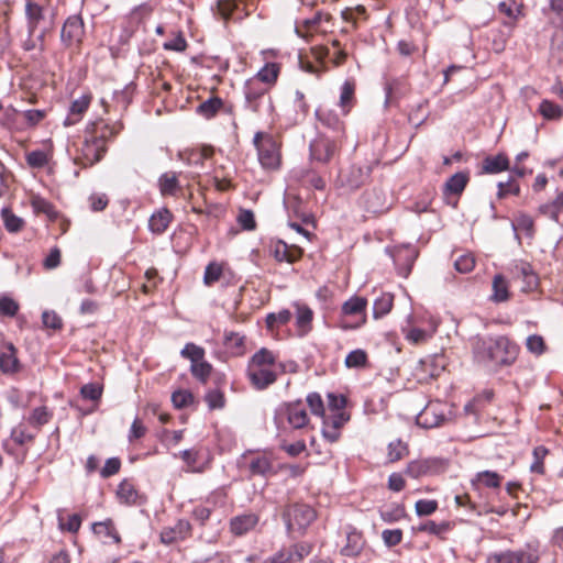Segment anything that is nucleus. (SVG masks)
<instances>
[{
	"label": "nucleus",
	"instance_id": "5fc2aeb1",
	"mask_svg": "<svg viewBox=\"0 0 563 563\" xmlns=\"http://www.w3.org/2000/svg\"><path fill=\"white\" fill-rule=\"evenodd\" d=\"M350 420V415L345 411L331 412L322 417V424L341 429Z\"/></svg>",
	"mask_w": 563,
	"mask_h": 563
},
{
	"label": "nucleus",
	"instance_id": "6e6552de",
	"mask_svg": "<svg viewBox=\"0 0 563 563\" xmlns=\"http://www.w3.org/2000/svg\"><path fill=\"white\" fill-rule=\"evenodd\" d=\"M341 142L342 140L319 133L317 137L310 142V159L320 164H328L339 150Z\"/></svg>",
	"mask_w": 563,
	"mask_h": 563
},
{
	"label": "nucleus",
	"instance_id": "b1692460",
	"mask_svg": "<svg viewBox=\"0 0 563 563\" xmlns=\"http://www.w3.org/2000/svg\"><path fill=\"white\" fill-rule=\"evenodd\" d=\"M509 169L507 155L499 153L495 156H487L483 159L482 172L484 174H498Z\"/></svg>",
	"mask_w": 563,
	"mask_h": 563
},
{
	"label": "nucleus",
	"instance_id": "e2e57ef3",
	"mask_svg": "<svg viewBox=\"0 0 563 563\" xmlns=\"http://www.w3.org/2000/svg\"><path fill=\"white\" fill-rule=\"evenodd\" d=\"M307 404L312 415L323 417L325 415L323 400L318 393H310L307 396Z\"/></svg>",
	"mask_w": 563,
	"mask_h": 563
},
{
	"label": "nucleus",
	"instance_id": "c9c22d12",
	"mask_svg": "<svg viewBox=\"0 0 563 563\" xmlns=\"http://www.w3.org/2000/svg\"><path fill=\"white\" fill-rule=\"evenodd\" d=\"M367 300L362 297L354 296L345 301L342 306L344 316H362L365 312Z\"/></svg>",
	"mask_w": 563,
	"mask_h": 563
},
{
	"label": "nucleus",
	"instance_id": "bf43d9fd",
	"mask_svg": "<svg viewBox=\"0 0 563 563\" xmlns=\"http://www.w3.org/2000/svg\"><path fill=\"white\" fill-rule=\"evenodd\" d=\"M548 453H549L548 449L543 445H539L533 449L532 454H533L534 461L530 466L531 472L538 473V474L544 473L543 460Z\"/></svg>",
	"mask_w": 563,
	"mask_h": 563
},
{
	"label": "nucleus",
	"instance_id": "f03ea898",
	"mask_svg": "<svg viewBox=\"0 0 563 563\" xmlns=\"http://www.w3.org/2000/svg\"><path fill=\"white\" fill-rule=\"evenodd\" d=\"M120 128L110 126L102 120L89 123L81 146L82 159L85 161L84 165L91 166L98 163L107 151L106 141L118 134Z\"/></svg>",
	"mask_w": 563,
	"mask_h": 563
},
{
	"label": "nucleus",
	"instance_id": "37998d69",
	"mask_svg": "<svg viewBox=\"0 0 563 563\" xmlns=\"http://www.w3.org/2000/svg\"><path fill=\"white\" fill-rule=\"evenodd\" d=\"M31 206L36 213H44L49 219H55L57 217V211L54 206L41 196H33L31 199Z\"/></svg>",
	"mask_w": 563,
	"mask_h": 563
},
{
	"label": "nucleus",
	"instance_id": "4be33fe9",
	"mask_svg": "<svg viewBox=\"0 0 563 563\" xmlns=\"http://www.w3.org/2000/svg\"><path fill=\"white\" fill-rule=\"evenodd\" d=\"M470 181L468 172H459L452 175L444 184V195L460 196Z\"/></svg>",
	"mask_w": 563,
	"mask_h": 563
},
{
	"label": "nucleus",
	"instance_id": "4c0bfd02",
	"mask_svg": "<svg viewBox=\"0 0 563 563\" xmlns=\"http://www.w3.org/2000/svg\"><path fill=\"white\" fill-rule=\"evenodd\" d=\"M249 365L262 366V367H275L276 356L266 347H262L257 351L250 360Z\"/></svg>",
	"mask_w": 563,
	"mask_h": 563
},
{
	"label": "nucleus",
	"instance_id": "7c9ffc66",
	"mask_svg": "<svg viewBox=\"0 0 563 563\" xmlns=\"http://www.w3.org/2000/svg\"><path fill=\"white\" fill-rule=\"evenodd\" d=\"M170 220L172 213L164 208L150 218L148 228L152 232L161 234L168 228Z\"/></svg>",
	"mask_w": 563,
	"mask_h": 563
},
{
	"label": "nucleus",
	"instance_id": "cd10ccee",
	"mask_svg": "<svg viewBox=\"0 0 563 563\" xmlns=\"http://www.w3.org/2000/svg\"><path fill=\"white\" fill-rule=\"evenodd\" d=\"M313 311L306 305H296V324L300 335H306L311 330Z\"/></svg>",
	"mask_w": 563,
	"mask_h": 563
},
{
	"label": "nucleus",
	"instance_id": "a19ab883",
	"mask_svg": "<svg viewBox=\"0 0 563 563\" xmlns=\"http://www.w3.org/2000/svg\"><path fill=\"white\" fill-rule=\"evenodd\" d=\"M383 521L394 523L405 517V508L399 504H390L379 510Z\"/></svg>",
	"mask_w": 563,
	"mask_h": 563
},
{
	"label": "nucleus",
	"instance_id": "6e6d98bb",
	"mask_svg": "<svg viewBox=\"0 0 563 563\" xmlns=\"http://www.w3.org/2000/svg\"><path fill=\"white\" fill-rule=\"evenodd\" d=\"M450 523L448 521H442L440 523L429 520L418 527V531L428 532L433 536H442L443 533L450 530Z\"/></svg>",
	"mask_w": 563,
	"mask_h": 563
},
{
	"label": "nucleus",
	"instance_id": "a18cd8bd",
	"mask_svg": "<svg viewBox=\"0 0 563 563\" xmlns=\"http://www.w3.org/2000/svg\"><path fill=\"white\" fill-rule=\"evenodd\" d=\"M1 218L5 229L12 233L19 232L24 224L23 219L15 216L9 208H3L1 210Z\"/></svg>",
	"mask_w": 563,
	"mask_h": 563
},
{
	"label": "nucleus",
	"instance_id": "a211bd4d",
	"mask_svg": "<svg viewBox=\"0 0 563 563\" xmlns=\"http://www.w3.org/2000/svg\"><path fill=\"white\" fill-rule=\"evenodd\" d=\"M258 520L254 512L235 516L230 520V530L236 537L244 536L257 526Z\"/></svg>",
	"mask_w": 563,
	"mask_h": 563
},
{
	"label": "nucleus",
	"instance_id": "473e14b6",
	"mask_svg": "<svg viewBox=\"0 0 563 563\" xmlns=\"http://www.w3.org/2000/svg\"><path fill=\"white\" fill-rule=\"evenodd\" d=\"M511 225L515 231L521 230L526 233L527 238L533 239L536 233L534 220L528 213L518 212Z\"/></svg>",
	"mask_w": 563,
	"mask_h": 563
},
{
	"label": "nucleus",
	"instance_id": "6ab92c4d",
	"mask_svg": "<svg viewBox=\"0 0 563 563\" xmlns=\"http://www.w3.org/2000/svg\"><path fill=\"white\" fill-rule=\"evenodd\" d=\"M271 254L278 262L295 263L301 255V249L297 246H289L284 241H277L271 245Z\"/></svg>",
	"mask_w": 563,
	"mask_h": 563
},
{
	"label": "nucleus",
	"instance_id": "a878e982",
	"mask_svg": "<svg viewBox=\"0 0 563 563\" xmlns=\"http://www.w3.org/2000/svg\"><path fill=\"white\" fill-rule=\"evenodd\" d=\"M91 101V97L89 95L81 96L80 98L74 100L69 108V113L65 119V125H73L77 123L81 115L87 111Z\"/></svg>",
	"mask_w": 563,
	"mask_h": 563
},
{
	"label": "nucleus",
	"instance_id": "7ed1b4c3",
	"mask_svg": "<svg viewBox=\"0 0 563 563\" xmlns=\"http://www.w3.org/2000/svg\"><path fill=\"white\" fill-rule=\"evenodd\" d=\"M244 109L256 115H271L274 111L268 87L257 80H246L243 87Z\"/></svg>",
	"mask_w": 563,
	"mask_h": 563
},
{
	"label": "nucleus",
	"instance_id": "1a4fd4ad",
	"mask_svg": "<svg viewBox=\"0 0 563 563\" xmlns=\"http://www.w3.org/2000/svg\"><path fill=\"white\" fill-rule=\"evenodd\" d=\"M445 462L440 457L415 460L408 463L405 473L412 478L433 475L443 472Z\"/></svg>",
	"mask_w": 563,
	"mask_h": 563
},
{
	"label": "nucleus",
	"instance_id": "49530a36",
	"mask_svg": "<svg viewBox=\"0 0 563 563\" xmlns=\"http://www.w3.org/2000/svg\"><path fill=\"white\" fill-rule=\"evenodd\" d=\"M539 112L547 120H559L563 115V108L545 99L540 103Z\"/></svg>",
	"mask_w": 563,
	"mask_h": 563
},
{
	"label": "nucleus",
	"instance_id": "ddd939ff",
	"mask_svg": "<svg viewBox=\"0 0 563 563\" xmlns=\"http://www.w3.org/2000/svg\"><path fill=\"white\" fill-rule=\"evenodd\" d=\"M247 378L257 390H264L277 380L274 367L247 365Z\"/></svg>",
	"mask_w": 563,
	"mask_h": 563
},
{
	"label": "nucleus",
	"instance_id": "2f4dec72",
	"mask_svg": "<svg viewBox=\"0 0 563 563\" xmlns=\"http://www.w3.org/2000/svg\"><path fill=\"white\" fill-rule=\"evenodd\" d=\"M159 191L163 196H176L179 181L176 173H164L158 179Z\"/></svg>",
	"mask_w": 563,
	"mask_h": 563
},
{
	"label": "nucleus",
	"instance_id": "052dcab7",
	"mask_svg": "<svg viewBox=\"0 0 563 563\" xmlns=\"http://www.w3.org/2000/svg\"><path fill=\"white\" fill-rule=\"evenodd\" d=\"M181 356L195 364L205 357V350L194 343H187L180 352Z\"/></svg>",
	"mask_w": 563,
	"mask_h": 563
},
{
	"label": "nucleus",
	"instance_id": "e433bc0d",
	"mask_svg": "<svg viewBox=\"0 0 563 563\" xmlns=\"http://www.w3.org/2000/svg\"><path fill=\"white\" fill-rule=\"evenodd\" d=\"M516 273L518 277H521L527 290H532L537 288L539 284V279L537 274L532 271V267L528 263H522L516 267Z\"/></svg>",
	"mask_w": 563,
	"mask_h": 563
},
{
	"label": "nucleus",
	"instance_id": "de8ad7c7",
	"mask_svg": "<svg viewBox=\"0 0 563 563\" xmlns=\"http://www.w3.org/2000/svg\"><path fill=\"white\" fill-rule=\"evenodd\" d=\"M118 497L124 501L125 504L132 505L136 504L137 500V492L132 483L124 479L118 487Z\"/></svg>",
	"mask_w": 563,
	"mask_h": 563
},
{
	"label": "nucleus",
	"instance_id": "603ef678",
	"mask_svg": "<svg viewBox=\"0 0 563 563\" xmlns=\"http://www.w3.org/2000/svg\"><path fill=\"white\" fill-rule=\"evenodd\" d=\"M291 316L292 314L288 309H283L277 313H268L266 316V325L269 330H273L275 327L288 323L291 319Z\"/></svg>",
	"mask_w": 563,
	"mask_h": 563
},
{
	"label": "nucleus",
	"instance_id": "dca6fc26",
	"mask_svg": "<svg viewBox=\"0 0 563 563\" xmlns=\"http://www.w3.org/2000/svg\"><path fill=\"white\" fill-rule=\"evenodd\" d=\"M191 533V525L189 521L180 519L175 526L164 528L161 532V541L164 544H173L177 541L185 540Z\"/></svg>",
	"mask_w": 563,
	"mask_h": 563
},
{
	"label": "nucleus",
	"instance_id": "2eb2a0df",
	"mask_svg": "<svg viewBox=\"0 0 563 563\" xmlns=\"http://www.w3.org/2000/svg\"><path fill=\"white\" fill-rule=\"evenodd\" d=\"M84 34L82 19L79 15H71L65 21L62 27L60 40L65 45L71 46L73 44L80 43Z\"/></svg>",
	"mask_w": 563,
	"mask_h": 563
},
{
	"label": "nucleus",
	"instance_id": "c03bdc74",
	"mask_svg": "<svg viewBox=\"0 0 563 563\" xmlns=\"http://www.w3.org/2000/svg\"><path fill=\"white\" fill-rule=\"evenodd\" d=\"M245 336L238 332H225L224 345L230 349L234 354L240 355L244 353Z\"/></svg>",
	"mask_w": 563,
	"mask_h": 563
},
{
	"label": "nucleus",
	"instance_id": "338daca9",
	"mask_svg": "<svg viewBox=\"0 0 563 563\" xmlns=\"http://www.w3.org/2000/svg\"><path fill=\"white\" fill-rule=\"evenodd\" d=\"M19 311V303L8 296L0 297V314L5 317H14Z\"/></svg>",
	"mask_w": 563,
	"mask_h": 563
},
{
	"label": "nucleus",
	"instance_id": "680f3d73",
	"mask_svg": "<svg viewBox=\"0 0 563 563\" xmlns=\"http://www.w3.org/2000/svg\"><path fill=\"white\" fill-rule=\"evenodd\" d=\"M477 481L482 482L486 487L497 488L501 484L503 477L493 471H483L477 473Z\"/></svg>",
	"mask_w": 563,
	"mask_h": 563
},
{
	"label": "nucleus",
	"instance_id": "79ce46f5",
	"mask_svg": "<svg viewBox=\"0 0 563 563\" xmlns=\"http://www.w3.org/2000/svg\"><path fill=\"white\" fill-rule=\"evenodd\" d=\"M508 283L501 275H496L493 280V296L492 299L496 302H504L508 300Z\"/></svg>",
	"mask_w": 563,
	"mask_h": 563
},
{
	"label": "nucleus",
	"instance_id": "39448f33",
	"mask_svg": "<svg viewBox=\"0 0 563 563\" xmlns=\"http://www.w3.org/2000/svg\"><path fill=\"white\" fill-rule=\"evenodd\" d=\"M274 422L279 432L286 429L285 422L299 430L309 423V417L302 401L296 400L280 404L275 410Z\"/></svg>",
	"mask_w": 563,
	"mask_h": 563
},
{
	"label": "nucleus",
	"instance_id": "ea45409f",
	"mask_svg": "<svg viewBox=\"0 0 563 563\" xmlns=\"http://www.w3.org/2000/svg\"><path fill=\"white\" fill-rule=\"evenodd\" d=\"M394 302V296L391 294H382L378 298L375 299L373 305V316L375 319L382 318L386 316Z\"/></svg>",
	"mask_w": 563,
	"mask_h": 563
},
{
	"label": "nucleus",
	"instance_id": "9b49d317",
	"mask_svg": "<svg viewBox=\"0 0 563 563\" xmlns=\"http://www.w3.org/2000/svg\"><path fill=\"white\" fill-rule=\"evenodd\" d=\"M445 419V405L441 401H430L417 415V424L426 429H431L441 426Z\"/></svg>",
	"mask_w": 563,
	"mask_h": 563
},
{
	"label": "nucleus",
	"instance_id": "f3484780",
	"mask_svg": "<svg viewBox=\"0 0 563 563\" xmlns=\"http://www.w3.org/2000/svg\"><path fill=\"white\" fill-rule=\"evenodd\" d=\"M16 349L12 343H7L0 351V372L7 375H13L21 369L20 361L16 356Z\"/></svg>",
	"mask_w": 563,
	"mask_h": 563
},
{
	"label": "nucleus",
	"instance_id": "4468645a",
	"mask_svg": "<svg viewBox=\"0 0 563 563\" xmlns=\"http://www.w3.org/2000/svg\"><path fill=\"white\" fill-rule=\"evenodd\" d=\"M390 256L394 260V264L398 269V273L407 277L412 268V265L418 256V252L410 245H401L395 247L390 252Z\"/></svg>",
	"mask_w": 563,
	"mask_h": 563
},
{
	"label": "nucleus",
	"instance_id": "09e8293b",
	"mask_svg": "<svg viewBox=\"0 0 563 563\" xmlns=\"http://www.w3.org/2000/svg\"><path fill=\"white\" fill-rule=\"evenodd\" d=\"M422 365L426 366V372H428L432 378H435L441 374V372L444 371V367H445L444 356L435 354V355L422 361Z\"/></svg>",
	"mask_w": 563,
	"mask_h": 563
},
{
	"label": "nucleus",
	"instance_id": "58836bf2",
	"mask_svg": "<svg viewBox=\"0 0 563 563\" xmlns=\"http://www.w3.org/2000/svg\"><path fill=\"white\" fill-rule=\"evenodd\" d=\"M279 68L276 64H266L258 73L250 80H257L265 84L268 88L273 85L278 76Z\"/></svg>",
	"mask_w": 563,
	"mask_h": 563
},
{
	"label": "nucleus",
	"instance_id": "8fccbe9b",
	"mask_svg": "<svg viewBox=\"0 0 563 563\" xmlns=\"http://www.w3.org/2000/svg\"><path fill=\"white\" fill-rule=\"evenodd\" d=\"M190 372L195 378L206 384L211 375L212 365L205 360L191 364Z\"/></svg>",
	"mask_w": 563,
	"mask_h": 563
},
{
	"label": "nucleus",
	"instance_id": "20e7f679",
	"mask_svg": "<svg viewBox=\"0 0 563 563\" xmlns=\"http://www.w3.org/2000/svg\"><path fill=\"white\" fill-rule=\"evenodd\" d=\"M253 144L257 151L258 162L264 169L277 170L280 167V143L272 134L256 132Z\"/></svg>",
	"mask_w": 563,
	"mask_h": 563
},
{
	"label": "nucleus",
	"instance_id": "f257e3e1",
	"mask_svg": "<svg viewBox=\"0 0 563 563\" xmlns=\"http://www.w3.org/2000/svg\"><path fill=\"white\" fill-rule=\"evenodd\" d=\"M472 350L474 358L478 363L510 366L516 362L520 347L509 338L499 335L496 338H475Z\"/></svg>",
	"mask_w": 563,
	"mask_h": 563
},
{
	"label": "nucleus",
	"instance_id": "0eeeda50",
	"mask_svg": "<svg viewBox=\"0 0 563 563\" xmlns=\"http://www.w3.org/2000/svg\"><path fill=\"white\" fill-rule=\"evenodd\" d=\"M540 559L539 547L528 544L523 549L493 553L487 558V563H540Z\"/></svg>",
	"mask_w": 563,
	"mask_h": 563
},
{
	"label": "nucleus",
	"instance_id": "4d7b16f0",
	"mask_svg": "<svg viewBox=\"0 0 563 563\" xmlns=\"http://www.w3.org/2000/svg\"><path fill=\"white\" fill-rule=\"evenodd\" d=\"M497 187L498 199H504L509 194L515 196H518L520 194V186L512 177H509L507 181H499Z\"/></svg>",
	"mask_w": 563,
	"mask_h": 563
},
{
	"label": "nucleus",
	"instance_id": "3c124183",
	"mask_svg": "<svg viewBox=\"0 0 563 563\" xmlns=\"http://www.w3.org/2000/svg\"><path fill=\"white\" fill-rule=\"evenodd\" d=\"M205 400L210 410L222 409L225 405L224 394L220 388L208 390Z\"/></svg>",
	"mask_w": 563,
	"mask_h": 563
},
{
	"label": "nucleus",
	"instance_id": "bb28decb",
	"mask_svg": "<svg viewBox=\"0 0 563 563\" xmlns=\"http://www.w3.org/2000/svg\"><path fill=\"white\" fill-rule=\"evenodd\" d=\"M25 15L27 19V32L34 34L38 23L44 19V9L32 0H26Z\"/></svg>",
	"mask_w": 563,
	"mask_h": 563
},
{
	"label": "nucleus",
	"instance_id": "864d4df0",
	"mask_svg": "<svg viewBox=\"0 0 563 563\" xmlns=\"http://www.w3.org/2000/svg\"><path fill=\"white\" fill-rule=\"evenodd\" d=\"M408 445L401 440L393 441L388 444V460L394 463L408 454Z\"/></svg>",
	"mask_w": 563,
	"mask_h": 563
},
{
	"label": "nucleus",
	"instance_id": "774afa93",
	"mask_svg": "<svg viewBox=\"0 0 563 563\" xmlns=\"http://www.w3.org/2000/svg\"><path fill=\"white\" fill-rule=\"evenodd\" d=\"M222 275V267L212 262L210 264L207 265L206 269H205V275H203V283L208 286L214 284L216 282H218L220 279Z\"/></svg>",
	"mask_w": 563,
	"mask_h": 563
},
{
	"label": "nucleus",
	"instance_id": "aec40b11",
	"mask_svg": "<svg viewBox=\"0 0 563 563\" xmlns=\"http://www.w3.org/2000/svg\"><path fill=\"white\" fill-rule=\"evenodd\" d=\"M250 476L268 477L274 474L273 463L264 454L252 455L247 465Z\"/></svg>",
	"mask_w": 563,
	"mask_h": 563
},
{
	"label": "nucleus",
	"instance_id": "412c9836",
	"mask_svg": "<svg viewBox=\"0 0 563 563\" xmlns=\"http://www.w3.org/2000/svg\"><path fill=\"white\" fill-rule=\"evenodd\" d=\"M364 544L365 541L362 533L355 529H350L346 532V543L342 547L341 554L351 558L357 556L362 552Z\"/></svg>",
	"mask_w": 563,
	"mask_h": 563
},
{
	"label": "nucleus",
	"instance_id": "72a5a7b5",
	"mask_svg": "<svg viewBox=\"0 0 563 563\" xmlns=\"http://www.w3.org/2000/svg\"><path fill=\"white\" fill-rule=\"evenodd\" d=\"M382 198V190L373 189L372 191H367L364 195L366 209L373 213H379L387 210L388 207L385 205Z\"/></svg>",
	"mask_w": 563,
	"mask_h": 563
},
{
	"label": "nucleus",
	"instance_id": "f704fd0d",
	"mask_svg": "<svg viewBox=\"0 0 563 563\" xmlns=\"http://www.w3.org/2000/svg\"><path fill=\"white\" fill-rule=\"evenodd\" d=\"M538 210L540 214L559 222L560 212L563 210V192H560L553 201L541 205Z\"/></svg>",
	"mask_w": 563,
	"mask_h": 563
},
{
	"label": "nucleus",
	"instance_id": "423d86ee",
	"mask_svg": "<svg viewBox=\"0 0 563 563\" xmlns=\"http://www.w3.org/2000/svg\"><path fill=\"white\" fill-rule=\"evenodd\" d=\"M283 518L288 532L303 533V531L316 519V511L309 505L296 503L288 505L285 508Z\"/></svg>",
	"mask_w": 563,
	"mask_h": 563
},
{
	"label": "nucleus",
	"instance_id": "5701e85b",
	"mask_svg": "<svg viewBox=\"0 0 563 563\" xmlns=\"http://www.w3.org/2000/svg\"><path fill=\"white\" fill-rule=\"evenodd\" d=\"M355 103V84L352 80H345L341 86L339 107L342 115H347Z\"/></svg>",
	"mask_w": 563,
	"mask_h": 563
},
{
	"label": "nucleus",
	"instance_id": "c756f323",
	"mask_svg": "<svg viewBox=\"0 0 563 563\" xmlns=\"http://www.w3.org/2000/svg\"><path fill=\"white\" fill-rule=\"evenodd\" d=\"M52 418L53 412L46 406H41L31 411L30 416L26 418V422L36 430H40L44 424L48 423Z\"/></svg>",
	"mask_w": 563,
	"mask_h": 563
},
{
	"label": "nucleus",
	"instance_id": "69168bd1",
	"mask_svg": "<svg viewBox=\"0 0 563 563\" xmlns=\"http://www.w3.org/2000/svg\"><path fill=\"white\" fill-rule=\"evenodd\" d=\"M438 507V501L433 499H419L415 505L416 514L420 517L432 515Z\"/></svg>",
	"mask_w": 563,
	"mask_h": 563
},
{
	"label": "nucleus",
	"instance_id": "9d476101",
	"mask_svg": "<svg viewBox=\"0 0 563 563\" xmlns=\"http://www.w3.org/2000/svg\"><path fill=\"white\" fill-rule=\"evenodd\" d=\"M316 118L324 129L332 132V137L339 140L345 137V122L334 110L320 106L316 109Z\"/></svg>",
	"mask_w": 563,
	"mask_h": 563
},
{
	"label": "nucleus",
	"instance_id": "13d9d810",
	"mask_svg": "<svg viewBox=\"0 0 563 563\" xmlns=\"http://www.w3.org/2000/svg\"><path fill=\"white\" fill-rule=\"evenodd\" d=\"M367 362V354L363 350H354L350 352L345 357V366L349 368L362 367Z\"/></svg>",
	"mask_w": 563,
	"mask_h": 563
},
{
	"label": "nucleus",
	"instance_id": "f8f14e48",
	"mask_svg": "<svg viewBox=\"0 0 563 563\" xmlns=\"http://www.w3.org/2000/svg\"><path fill=\"white\" fill-rule=\"evenodd\" d=\"M368 178V172L356 165L342 169L338 176V187L345 192L354 191L365 184Z\"/></svg>",
	"mask_w": 563,
	"mask_h": 563
},
{
	"label": "nucleus",
	"instance_id": "0e129e2a",
	"mask_svg": "<svg viewBox=\"0 0 563 563\" xmlns=\"http://www.w3.org/2000/svg\"><path fill=\"white\" fill-rule=\"evenodd\" d=\"M527 350L536 355L544 353L547 346L543 338L538 334L529 335L526 340Z\"/></svg>",
	"mask_w": 563,
	"mask_h": 563
},
{
	"label": "nucleus",
	"instance_id": "c85d7f7f",
	"mask_svg": "<svg viewBox=\"0 0 563 563\" xmlns=\"http://www.w3.org/2000/svg\"><path fill=\"white\" fill-rule=\"evenodd\" d=\"M223 107L224 102L220 97H210L196 108V113L209 120L212 119Z\"/></svg>",
	"mask_w": 563,
	"mask_h": 563
},
{
	"label": "nucleus",
	"instance_id": "393cba45",
	"mask_svg": "<svg viewBox=\"0 0 563 563\" xmlns=\"http://www.w3.org/2000/svg\"><path fill=\"white\" fill-rule=\"evenodd\" d=\"M92 529L93 532L103 540V542L111 541L115 544L121 542L120 534L111 519L93 523Z\"/></svg>",
	"mask_w": 563,
	"mask_h": 563
}]
</instances>
